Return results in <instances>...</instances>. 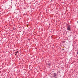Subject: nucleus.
<instances>
[{
	"label": "nucleus",
	"instance_id": "obj_3",
	"mask_svg": "<svg viewBox=\"0 0 78 78\" xmlns=\"http://www.w3.org/2000/svg\"><path fill=\"white\" fill-rule=\"evenodd\" d=\"M18 52H19V51H16L15 53V55L16 56V55H17V54L18 53Z\"/></svg>",
	"mask_w": 78,
	"mask_h": 78
},
{
	"label": "nucleus",
	"instance_id": "obj_2",
	"mask_svg": "<svg viewBox=\"0 0 78 78\" xmlns=\"http://www.w3.org/2000/svg\"><path fill=\"white\" fill-rule=\"evenodd\" d=\"M67 30L68 31H70L71 30V29H70V26H68L67 27Z\"/></svg>",
	"mask_w": 78,
	"mask_h": 78
},
{
	"label": "nucleus",
	"instance_id": "obj_5",
	"mask_svg": "<svg viewBox=\"0 0 78 78\" xmlns=\"http://www.w3.org/2000/svg\"><path fill=\"white\" fill-rule=\"evenodd\" d=\"M62 43H63V44H64V43H65V41H62Z\"/></svg>",
	"mask_w": 78,
	"mask_h": 78
},
{
	"label": "nucleus",
	"instance_id": "obj_6",
	"mask_svg": "<svg viewBox=\"0 0 78 78\" xmlns=\"http://www.w3.org/2000/svg\"><path fill=\"white\" fill-rule=\"evenodd\" d=\"M64 50V49H62V50L63 51V50Z\"/></svg>",
	"mask_w": 78,
	"mask_h": 78
},
{
	"label": "nucleus",
	"instance_id": "obj_4",
	"mask_svg": "<svg viewBox=\"0 0 78 78\" xmlns=\"http://www.w3.org/2000/svg\"><path fill=\"white\" fill-rule=\"evenodd\" d=\"M48 66H50V63H48Z\"/></svg>",
	"mask_w": 78,
	"mask_h": 78
},
{
	"label": "nucleus",
	"instance_id": "obj_1",
	"mask_svg": "<svg viewBox=\"0 0 78 78\" xmlns=\"http://www.w3.org/2000/svg\"><path fill=\"white\" fill-rule=\"evenodd\" d=\"M53 76L55 77V78H57V77H58V74L56 73H54Z\"/></svg>",
	"mask_w": 78,
	"mask_h": 78
}]
</instances>
